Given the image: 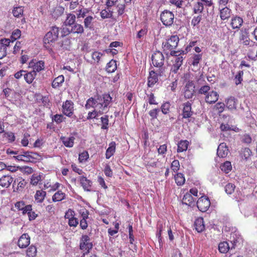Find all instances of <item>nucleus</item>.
<instances>
[{
  "label": "nucleus",
  "mask_w": 257,
  "mask_h": 257,
  "mask_svg": "<svg viewBox=\"0 0 257 257\" xmlns=\"http://www.w3.org/2000/svg\"><path fill=\"white\" fill-rule=\"evenodd\" d=\"M243 22V19L241 17L236 16L231 18L230 25L233 29H238L242 26Z\"/></svg>",
  "instance_id": "dca6fc26"
},
{
  "label": "nucleus",
  "mask_w": 257,
  "mask_h": 257,
  "mask_svg": "<svg viewBox=\"0 0 257 257\" xmlns=\"http://www.w3.org/2000/svg\"><path fill=\"white\" fill-rule=\"evenodd\" d=\"M152 61L155 67H162L164 63V57L162 53L159 51L154 52L152 56Z\"/></svg>",
  "instance_id": "39448f33"
},
{
  "label": "nucleus",
  "mask_w": 257,
  "mask_h": 257,
  "mask_svg": "<svg viewBox=\"0 0 257 257\" xmlns=\"http://www.w3.org/2000/svg\"><path fill=\"white\" fill-rule=\"evenodd\" d=\"M167 226L166 225V223L164 222H159L158 224V230L156 233V236L158 238L159 242L160 244L162 243V237L161 234L164 233V232L166 231Z\"/></svg>",
  "instance_id": "aec40b11"
},
{
  "label": "nucleus",
  "mask_w": 257,
  "mask_h": 257,
  "mask_svg": "<svg viewBox=\"0 0 257 257\" xmlns=\"http://www.w3.org/2000/svg\"><path fill=\"white\" fill-rule=\"evenodd\" d=\"M112 100V97L109 94H104L102 96H97L96 98H89L85 105L86 109L91 107L94 109L89 112L87 117V119L96 118L99 115H101L108 110V106Z\"/></svg>",
  "instance_id": "f257e3e1"
},
{
  "label": "nucleus",
  "mask_w": 257,
  "mask_h": 257,
  "mask_svg": "<svg viewBox=\"0 0 257 257\" xmlns=\"http://www.w3.org/2000/svg\"><path fill=\"white\" fill-rule=\"evenodd\" d=\"M26 155H27L29 159H30V162H32L34 159H37V157L39 156L37 153L29 151L26 152Z\"/></svg>",
  "instance_id": "e2e57ef3"
},
{
  "label": "nucleus",
  "mask_w": 257,
  "mask_h": 257,
  "mask_svg": "<svg viewBox=\"0 0 257 257\" xmlns=\"http://www.w3.org/2000/svg\"><path fill=\"white\" fill-rule=\"evenodd\" d=\"M30 135L28 133H25L24 135L23 139L21 141V143L24 147H26L29 144L28 138Z\"/></svg>",
  "instance_id": "774afa93"
},
{
  "label": "nucleus",
  "mask_w": 257,
  "mask_h": 257,
  "mask_svg": "<svg viewBox=\"0 0 257 257\" xmlns=\"http://www.w3.org/2000/svg\"><path fill=\"white\" fill-rule=\"evenodd\" d=\"M14 181V178L11 175H4L0 178V186L7 188Z\"/></svg>",
  "instance_id": "9b49d317"
},
{
  "label": "nucleus",
  "mask_w": 257,
  "mask_h": 257,
  "mask_svg": "<svg viewBox=\"0 0 257 257\" xmlns=\"http://www.w3.org/2000/svg\"><path fill=\"white\" fill-rule=\"evenodd\" d=\"M235 188L234 184L228 183L225 187V191L227 194H231L234 192Z\"/></svg>",
  "instance_id": "4d7b16f0"
},
{
  "label": "nucleus",
  "mask_w": 257,
  "mask_h": 257,
  "mask_svg": "<svg viewBox=\"0 0 257 257\" xmlns=\"http://www.w3.org/2000/svg\"><path fill=\"white\" fill-rule=\"evenodd\" d=\"M27 255L29 257H34L37 253L36 247L34 245H31L26 251Z\"/></svg>",
  "instance_id": "37998d69"
},
{
  "label": "nucleus",
  "mask_w": 257,
  "mask_h": 257,
  "mask_svg": "<svg viewBox=\"0 0 257 257\" xmlns=\"http://www.w3.org/2000/svg\"><path fill=\"white\" fill-rule=\"evenodd\" d=\"M89 158V155L87 151H83L79 154L78 160L80 162L82 163L87 161Z\"/></svg>",
  "instance_id": "5fc2aeb1"
},
{
  "label": "nucleus",
  "mask_w": 257,
  "mask_h": 257,
  "mask_svg": "<svg viewBox=\"0 0 257 257\" xmlns=\"http://www.w3.org/2000/svg\"><path fill=\"white\" fill-rule=\"evenodd\" d=\"M182 54H183V55L185 54L184 51L182 52H179L177 55L175 56V62L171 68V71L175 73L177 72L179 68L182 65L184 57L181 55Z\"/></svg>",
  "instance_id": "9d476101"
},
{
  "label": "nucleus",
  "mask_w": 257,
  "mask_h": 257,
  "mask_svg": "<svg viewBox=\"0 0 257 257\" xmlns=\"http://www.w3.org/2000/svg\"><path fill=\"white\" fill-rule=\"evenodd\" d=\"M170 108V103L169 102L164 103L161 106V110L162 112L166 114L169 113Z\"/></svg>",
  "instance_id": "6e6d98bb"
},
{
  "label": "nucleus",
  "mask_w": 257,
  "mask_h": 257,
  "mask_svg": "<svg viewBox=\"0 0 257 257\" xmlns=\"http://www.w3.org/2000/svg\"><path fill=\"white\" fill-rule=\"evenodd\" d=\"M113 12L107 10H102L100 12V16L102 19L110 18L112 16Z\"/></svg>",
  "instance_id": "de8ad7c7"
},
{
  "label": "nucleus",
  "mask_w": 257,
  "mask_h": 257,
  "mask_svg": "<svg viewBox=\"0 0 257 257\" xmlns=\"http://www.w3.org/2000/svg\"><path fill=\"white\" fill-rule=\"evenodd\" d=\"M196 204L200 211L201 212H205L209 207L210 202L208 198L201 197L198 200Z\"/></svg>",
  "instance_id": "0eeeda50"
},
{
  "label": "nucleus",
  "mask_w": 257,
  "mask_h": 257,
  "mask_svg": "<svg viewBox=\"0 0 257 257\" xmlns=\"http://www.w3.org/2000/svg\"><path fill=\"white\" fill-rule=\"evenodd\" d=\"M13 15L15 17H20L23 14V9L22 7H16L13 11Z\"/></svg>",
  "instance_id": "8fccbe9b"
},
{
  "label": "nucleus",
  "mask_w": 257,
  "mask_h": 257,
  "mask_svg": "<svg viewBox=\"0 0 257 257\" xmlns=\"http://www.w3.org/2000/svg\"><path fill=\"white\" fill-rule=\"evenodd\" d=\"M226 107L230 110L235 109L236 108V100L232 96H230L225 100Z\"/></svg>",
  "instance_id": "c756f323"
},
{
  "label": "nucleus",
  "mask_w": 257,
  "mask_h": 257,
  "mask_svg": "<svg viewBox=\"0 0 257 257\" xmlns=\"http://www.w3.org/2000/svg\"><path fill=\"white\" fill-rule=\"evenodd\" d=\"M16 160L19 161H23L26 162H30L27 155H26V152H23V154H20L14 157Z\"/></svg>",
  "instance_id": "49530a36"
},
{
  "label": "nucleus",
  "mask_w": 257,
  "mask_h": 257,
  "mask_svg": "<svg viewBox=\"0 0 257 257\" xmlns=\"http://www.w3.org/2000/svg\"><path fill=\"white\" fill-rule=\"evenodd\" d=\"M204 7L203 5L201 2H197L194 6V13L195 14H201L203 10Z\"/></svg>",
  "instance_id": "c03bdc74"
},
{
  "label": "nucleus",
  "mask_w": 257,
  "mask_h": 257,
  "mask_svg": "<svg viewBox=\"0 0 257 257\" xmlns=\"http://www.w3.org/2000/svg\"><path fill=\"white\" fill-rule=\"evenodd\" d=\"M239 40L244 46L253 47L255 43L253 41L249 39L247 34L243 33H241L239 36Z\"/></svg>",
  "instance_id": "412c9836"
},
{
  "label": "nucleus",
  "mask_w": 257,
  "mask_h": 257,
  "mask_svg": "<svg viewBox=\"0 0 257 257\" xmlns=\"http://www.w3.org/2000/svg\"><path fill=\"white\" fill-rule=\"evenodd\" d=\"M80 183L84 190L90 191L91 187V182L85 177H81L80 178Z\"/></svg>",
  "instance_id": "72a5a7b5"
},
{
  "label": "nucleus",
  "mask_w": 257,
  "mask_h": 257,
  "mask_svg": "<svg viewBox=\"0 0 257 257\" xmlns=\"http://www.w3.org/2000/svg\"><path fill=\"white\" fill-rule=\"evenodd\" d=\"M171 169L174 172H177L180 168V163L178 160H174L171 164Z\"/></svg>",
  "instance_id": "13d9d810"
},
{
  "label": "nucleus",
  "mask_w": 257,
  "mask_h": 257,
  "mask_svg": "<svg viewBox=\"0 0 257 257\" xmlns=\"http://www.w3.org/2000/svg\"><path fill=\"white\" fill-rule=\"evenodd\" d=\"M46 195V192L43 190H37L34 196L35 201L37 203H42Z\"/></svg>",
  "instance_id": "cd10ccee"
},
{
  "label": "nucleus",
  "mask_w": 257,
  "mask_h": 257,
  "mask_svg": "<svg viewBox=\"0 0 257 257\" xmlns=\"http://www.w3.org/2000/svg\"><path fill=\"white\" fill-rule=\"evenodd\" d=\"M116 144L114 142H112L109 144V147L107 148L105 153L106 158L108 159L113 155L115 151Z\"/></svg>",
  "instance_id": "7c9ffc66"
},
{
  "label": "nucleus",
  "mask_w": 257,
  "mask_h": 257,
  "mask_svg": "<svg viewBox=\"0 0 257 257\" xmlns=\"http://www.w3.org/2000/svg\"><path fill=\"white\" fill-rule=\"evenodd\" d=\"M68 223V225L70 227H75L79 224V220H78V218H77L76 217H75L69 220Z\"/></svg>",
  "instance_id": "69168bd1"
},
{
  "label": "nucleus",
  "mask_w": 257,
  "mask_h": 257,
  "mask_svg": "<svg viewBox=\"0 0 257 257\" xmlns=\"http://www.w3.org/2000/svg\"><path fill=\"white\" fill-rule=\"evenodd\" d=\"M220 169L225 173H228L232 169L231 163L229 161H226L221 165Z\"/></svg>",
  "instance_id": "a19ab883"
},
{
  "label": "nucleus",
  "mask_w": 257,
  "mask_h": 257,
  "mask_svg": "<svg viewBox=\"0 0 257 257\" xmlns=\"http://www.w3.org/2000/svg\"><path fill=\"white\" fill-rule=\"evenodd\" d=\"M75 212L73 210L69 209L65 213V218L69 220L75 217Z\"/></svg>",
  "instance_id": "680f3d73"
},
{
  "label": "nucleus",
  "mask_w": 257,
  "mask_h": 257,
  "mask_svg": "<svg viewBox=\"0 0 257 257\" xmlns=\"http://www.w3.org/2000/svg\"><path fill=\"white\" fill-rule=\"evenodd\" d=\"M79 213L81 214L82 217L81 219L86 220L88 218L89 212L87 210L85 209H81L79 211Z\"/></svg>",
  "instance_id": "338daca9"
},
{
  "label": "nucleus",
  "mask_w": 257,
  "mask_h": 257,
  "mask_svg": "<svg viewBox=\"0 0 257 257\" xmlns=\"http://www.w3.org/2000/svg\"><path fill=\"white\" fill-rule=\"evenodd\" d=\"M59 28L56 26L52 27L45 36L44 38V46L46 48H49L50 46L57 40L59 35Z\"/></svg>",
  "instance_id": "7ed1b4c3"
},
{
  "label": "nucleus",
  "mask_w": 257,
  "mask_h": 257,
  "mask_svg": "<svg viewBox=\"0 0 257 257\" xmlns=\"http://www.w3.org/2000/svg\"><path fill=\"white\" fill-rule=\"evenodd\" d=\"M231 14V10L225 7L220 9L219 16L222 21L227 20L230 17Z\"/></svg>",
  "instance_id": "f3484780"
},
{
  "label": "nucleus",
  "mask_w": 257,
  "mask_h": 257,
  "mask_svg": "<svg viewBox=\"0 0 257 257\" xmlns=\"http://www.w3.org/2000/svg\"><path fill=\"white\" fill-rule=\"evenodd\" d=\"M183 106L182 113L183 118L190 117L193 114L191 111V104L189 102H187L183 104Z\"/></svg>",
  "instance_id": "6ab92c4d"
},
{
  "label": "nucleus",
  "mask_w": 257,
  "mask_h": 257,
  "mask_svg": "<svg viewBox=\"0 0 257 257\" xmlns=\"http://www.w3.org/2000/svg\"><path fill=\"white\" fill-rule=\"evenodd\" d=\"M175 182L178 186H182L185 182V178L182 173H177L174 176Z\"/></svg>",
  "instance_id": "f704fd0d"
},
{
  "label": "nucleus",
  "mask_w": 257,
  "mask_h": 257,
  "mask_svg": "<svg viewBox=\"0 0 257 257\" xmlns=\"http://www.w3.org/2000/svg\"><path fill=\"white\" fill-rule=\"evenodd\" d=\"M179 41V38L177 35H172L163 42L162 47L164 53L167 55L169 52H171L170 54L172 56H177L179 52L174 51V50L177 47Z\"/></svg>",
  "instance_id": "f03ea898"
},
{
  "label": "nucleus",
  "mask_w": 257,
  "mask_h": 257,
  "mask_svg": "<svg viewBox=\"0 0 257 257\" xmlns=\"http://www.w3.org/2000/svg\"><path fill=\"white\" fill-rule=\"evenodd\" d=\"M30 243V238L28 234L24 233L20 237L18 244L20 248L27 247Z\"/></svg>",
  "instance_id": "f8f14e48"
},
{
  "label": "nucleus",
  "mask_w": 257,
  "mask_h": 257,
  "mask_svg": "<svg viewBox=\"0 0 257 257\" xmlns=\"http://www.w3.org/2000/svg\"><path fill=\"white\" fill-rule=\"evenodd\" d=\"M90 241V238L87 235H83L80 239V248L86 253L92 248V243Z\"/></svg>",
  "instance_id": "423d86ee"
},
{
  "label": "nucleus",
  "mask_w": 257,
  "mask_h": 257,
  "mask_svg": "<svg viewBox=\"0 0 257 257\" xmlns=\"http://www.w3.org/2000/svg\"><path fill=\"white\" fill-rule=\"evenodd\" d=\"M65 196V193L61 191H58L53 196L52 200L54 202L60 201L64 199Z\"/></svg>",
  "instance_id": "ea45409f"
},
{
  "label": "nucleus",
  "mask_w": 257,
  "mask_h": 257,
  "mask_svg": "<svg viewBox=\"0 0 257 257\" xmlns=\"http://www.w3.org/2000/svg\"><path fill=\"white\" fill-rule=\"evenodd\" d=\"M90 10L87 8H84L82 6H79L78 9L75 12L77 19L85 18L87 17V14L90 12Z\"/></svg>",
  "instance_id": "b1692460"
},
{
  "label": "nucleus",
  "mask_w": 257,
  "mask_h": 257,
  "mask_svg": "<svg viewBox=\"0 0 257 257\" xmlns=\"http://www.w3.org/2000/svg\"><path fill=\"white\" fill-rule=\"evenodd\" d=\"M195 85L193 81H189L184 88V97L190 99L192 98L195 93Z\"/></svg>",
  "instance_id": "6e6552de"
},
{
  "label": "nucleus",
  "mask_w": 257,
  "mask_h": 257,
  "mask_svg": "<svg viewBox=\"0 0 257 257\" xmlns=\"http://www.w3.org/2000/svg\"><path fill=\"white\" fill-rule=\"evenodd\" d=\"M189 142L186 141H181L178 144V152H182L186 151L188 148Z\"/></svg>",
  "instance_id": "4c0bfd02"
},
{
  "label": "nucleus",
  "mask_w": 257,
  "mask_h": 257,
  "mask_svg": "<svg viewBox=\"0 0 257 257\" xmlns=\"http://www.w3.org/2000/svg\"><path fill=\"white\" fill-rule=\"evenodd\" d=\"M201 59V54H195L190 58V62L192 65L196 66L198 65Z\"/></svg>",
  "instance_id": "58836bf2"
},
{
  "label": "nucleus",
  "mask_w": 257,
  "mask_h": 257,
  "mask_svg": "<svg viewBox=\"0 0 257 257\" xmlns=\"http://www.w3.org/2000/svg\"><path fill=\"white\" fill-rule=\"evenodd\" d=\"M76 16L73 14H68L65 21L64 22L65 26L71 27L76 23Z\"/></svg>",
  "instance_id": "c85d7f7f"
},
{
  "label": "nucleus",
  "mask_w": 257,
  "mask_h": 257,
  "mask_svg": "<svg viewBox=\"0 0 257 257\" xmlns=\"http://www.w3.org/2000/svg\"><path fill=\"white\" fill-rule=\"evenodd\" d=\"M84 32V28L81 24L77 23H74L72 26H71V30H69L67 29V34H69L70 33L74 34H81Z\"/></svg>",
  "instance_id": "4468645a"
},
{
  "label": "nucleus",
  "mask_w": 257,
  "mask_h": 257,
  "mask_svg": "<svg viewBox=\"0 0 257 257\" xmlns=\"http://www.w3.org/2000/svg\"><path fill=\"white\" fill-rule=\"evenodd\" d=\"M228 152L227 147L225 143H221L218 147L217 154L220 158L225 157Z\"/></svg>",
  "instance_id": "a211bd4d"
},
{
  "label": "nucleus",
  "mask_w": 257,
  "mask_h": 257,
  "mask_svg": "<svg viewBox=\"0 0 257 257\" xmlns=\"http://www.w3.org/2000/svg\"><path fill=\"white\" fill-rule=\"evenodd\" d=\"M219 97L218 93L214 91H210L205 96V101L209 104L214 103L216 102Z\"/></svg>",
  "instance_id": "2eb2a0df"
},
{
  "label": "nucleus",
  "mask_w": 257,
  "mask_h": 257,
  "mask_svg": "<svg viewBox=\"0 0 257 257\" xmlns=\"http://www.w3.org/2000/svg\"><path fill=\"white\" fill-rule=\"evenodd\" d=\"M225 104L223 102H218L215 105V109L217 111L218 113L222 112L224 109Z\"/></svg>",
  "instance_id": "052dcab7"
},
{
  "label": "nucleus",
  "mask_w": 257,
  "mask_h": 257,
  "mask_svg": "<svg viewBox=\"0 0 257 257\" xmlns=\"http://www.w3.org/2000/svg\"><path fill=\"white\" fill-rule=\"evenodd\" d=\"M64 77L63 75H60L54 79L52 83V86L53 88L59 87L64 82Z\"/></svg>",
  "instance_id": "c9c22d12"
},
{
  "label": "nucleus",
  "mask_w": 257,
  "mask_h": 257,
  "mask_svg": "<svg viewBox=\"0 0 257 257\" xmlns=\"http://www.w3.org/2000/svg\"><path fill=\"white\" fill-rule=\"evenodd\" d=\"M73 102L71 100H66L62 105L63 113L67 116L71 117L73 113Z\"/></svg>",
  "instance_id": "1a4fd4ad"
},
{
  "label": "nucleus",
  "mask_w": 257,
  "mask_h": 257,
  "mask_svg": "<svg viewBox=\"0 0 257 257\" xmlns=\"http://www.w3.org/2000/svg\"><path fill=\"white\" fill-rule=\"evenodd\" d=\"M116 68V61L115 60H111L107 64L106 69L108 72L112 73L115 71Z\"/></svg>",
  "instance_id": "e433bc0d"
},
{
  "label": "nucleus",
  "mask_w": 257,
  "mask_h": 257,
  "mask_svg": "<svg viewBox=\"0 0 257 257\" xmlns=\"http://www.w3.org/2000/svg\"><path fill=\"white\" fill-rule=\"evenodd\" d=\"M210 86L208 85H205L200 87L198 92L199 94H204L206 96V94L210 91Z\"/></svg>",
  "instance_id": "864d4df0"
},
{
  "label": "nucleus",
  "mask_w": 257,
  "mask_h": 257,
  "mask_svg": "<svg viewBox=\"0 0 257 257\" xmlns=\"http://www.w3.org/2000/svg\"><path fill=\"white\" fill-rule=\"evenodd\" d=\"M202 19V16H195L191 21V25L193 27H195L199 24Z\"/></svg>",
  "instance_id": "0e129e2a"
},
{
  "label": "nucleus",
  "mask_w": 257,
  "mask_h": 257,
  "mask_svg": "<svg viewBox=\"0 0 257 257\" xmlns=\"http://www.w3.org/2000/svg\"><path fill=\"white\" fill-rule=\"evenodd\" d=\"M235 241H234V243H232V245L231 247V248H234V244ZM230 248L228 243L226 241H223L220 242L218 245V249L219 251L221 253H226L228 250Z\"/></svg>",
  "instance_id": "bb28decb"
},
{
  "label": "nucleus",
  "mask_w": 257,
  "mask_h": 257,
  "mask_svg": "<svg viewBox=\"0 0 257 257\" xmlns=\"http://www.w3.org/2000/svg\"><path fill=\"white\" fill-rule=\"evenodd\" d=\"M158 80V79L157 74L154 71H150V76L148 79V86L150 87H152Z\"/></svg>",
  "instance_id": "a878e982"
},
{
  "label": "nucleus",
  "mask_w": 257,
  "mask_h": 257,
  "mask_svg": "<svg viewBox=\"0 0 257 257\" xmlns=\"http://www.w3.org/2000/svg\"><path fill=\"white\" fill-rule=\"evenodd\" d=\"M101 121L102 122L101 128L106 130L108 127V116L105 115L104 117H101Z\"/></svg>",
  "instance_id": "603ef678"
},
{
  "label": "nucleus",
  "mask_w": 257,
  "mask_h": 257,
  "mask_svg": "<svg viewBox=\"0 0 257 257\" xmlns=\"http://www.w3.org/2000/svg\"><path fill=\"white\" fill-rule=\"evenodd\" d=\"M60 140L66 147L72 148L74 145L75 138L73 136L69 137L62 136Z\"/></svg>",
  "instance_id": "5701e85b"
},
{
  "label": "nucleus",
  "mask_w": 257,
  "mask_h": 257,
  "mask_svg": "<svg viewBox=\"0 0 257 257\" xmlns=\"http://www.w3.org/2000/svg\"><path fill=\"white\" fill-rule=\"evenodd\" d=\"M103 55V54L101 52L94 51L92 53L91 57L94 63H98L100 60V58Z\"/></svg>",
  "instance_id": "79ce46f5"
},
{
  "label": "nucleus",
  "mask_w": 257,
  "mask_h": 257,
  "mask_svg": "<svg viewBox=\"0 0 257 257\" xmlns=\"http://www.w3.org/2000/svg\"><path fill=\"white\" fill-rule=\"evenodd\" d=\"M160 19L164 25L166 27H170L174 23V15L170 11L165 10L161 13Z\"/></svg>",
  "instance_id": "20e7f679"
},
{
  "label": "nucleus",
  "mask_w": 257,
  "mask_h": 257,
  "mask_svg": "<svg viewBox=\"0 0 257 257\" xmlns=\"http://www.w3.org/2000/svg\"><path fill=\"white\" fill-rule=\"evenodd\" d=\"M195 200L196 199H194L191 194L187 193L184 195L182 199V203L189 206H194Z\"/></svg>",
  "instance_id": "4be33fe9"
},
{
  "label": "nucleus",
  "mask_w": 257,
  "mask_h": 257,
  "mask_svg": "<svg viewBox=\"0 0 257 257\" xmlns=\"http://www.w3.org/2000/svg\"><path fill=\"white\" fill-rule=\"evenodd\" d=\"M251 152L249 149L245 148L241 150V156L242 158L246 160L251 156Z\"/></svg>",
  "instance_id": "a18cd8bd"
},
{
  "label": "nucleus",
  "mask_w": 257,
  "mask_h": 257,
  "mask_svg": "<svg viewBox=\"0 0 257 257\" xmlns=\"http://www.w3.org/2000/svg\"><path fill=\"white\" fill-rule=\"evenodd\" d=\"M4 138H6L8 140L9 143L14 142L15 140V136L12 132H5L3 135Z\"/></svg>",
  "instance_id": "3c124183"
},
{
  "label": "nucleus",
  "mask_w": 257,
  "mask_h": 257,
  "mask_svg": "<svg viewBox=\"0 0 257 257\" xmlns=\"http://www.w3.org/2000/svg\"><path fill=\"white\" fill-rule=\"evenodd\" d=\"M36 76V73H35V72L33 71H31L30 72L26 71V73H25L24 74L25 80L29 84H31L32 83Z\"/></svg>",
  "instance_id": "473e14b6"
},
{
  "label": "nucleus",
  "mask_w": 257,
  "mask_h": 257,
  "mask_svg": "<svg viewBox=\"0 0 257 257\" xmlns=\"http://www.w3.org/2000/svg\"><path fill=\"white\" fill-rule=\"evenodd\" d=\"M29 67H32L33 69L32 71H34L35 73L37 74V72H40L44 69V63L42 61L35 62L33 60L29 63Z\"/></svg>",
  "instance_id": "ddd939ff"
},
{
  "label": "nucleus",
  "mask_w": 257,
  "mask_h": 257,
  "mask_svg": "<svg viewBox=\"0 0 257 257\" xmlns=\"http://www.w3.org/2000/svg\"><path fill=\"white\" fill-rule=\"evenodd\" d=\"M41 180V176L38 174H33L31 178V184L34 186L37 185Z\"/></svg>",
  "instance_id": "09e8293b"
},
{
  "label": "nucleus",
  "mask_w": 257,
  "mask_h": 257,
  "mask_svg": "<svg viewBox=\"0 0 257 257\" xmlns=\"http://www.w3.org/2000/svg\"><path fill=\"white\" fill-rule=\"evenodd\" d=\"M194 226L197 232H201L203 231L205 229L203 218L199 217L197 218L194 222Z\"/></svg>",
  "instance_id": "393cba45"
},
{
  "label": "nucleus",
  "mask_w": 257,
  "mask_h": 257,
  "mask_svg": "<svg viewBox=\"0 0 257 257\" xmlns=\"http://www.w3.org/2000/svg\"><path fill=\"white\" fill-rule=\"evenodd\" d=\"M243 74V72L242 71H239L235 77L234 81L236 85H238L240 84L241 82V81L242 80V76Z\"/></svg>",
  "instance_id": "bf43d9fd"
},
{
  "label": "nucleus",
  "mask_w": 257,
  "mask_h": 257,
  "mask_svg": "<svg viewBox=\"0 0 257 257\" xmlns=\"http://www.w3.org/2000/svg\"><path fill=\"white\" fill-rule=\"evenodd\" d=\"M94 20V17L92 16H88L84 18V27L86 29L90 30L92 29L93 27V21Z\"/></svg>",
  "instance_id": "2f4dec72"
}]
</instances>
